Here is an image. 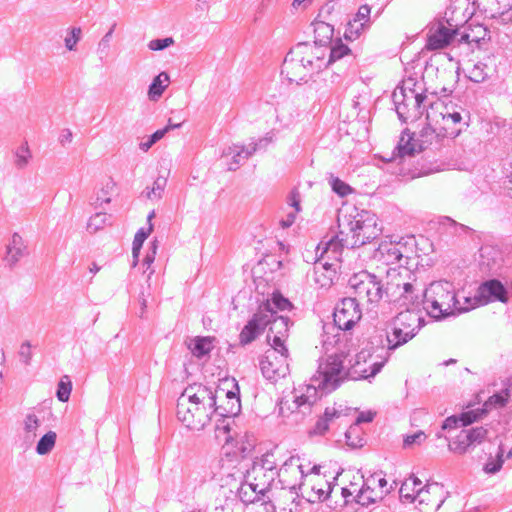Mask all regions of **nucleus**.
I'll return each instance as SVG.
<instances>
[{
  "label": "nucleus",
  "mask_w": 512,
  "mask_h": 512,
  "mask_svg": "<svg viewBox=\"0 0 512 512\" xmlns=\"http://www.w3.org/2000/svg\"><path fill=\"white\" fill-rule=\"evenodd\" d=\"M366 351H361L356 355L355 363L345 371L343 366V353H334L322 357L318 361L316 373L311 377L310 383L306 385L305 392L295 396V404L298 408L305 407L309 409L323 395L335 391L347 378L367 379L374 377L383 368V361L371 360L366 366Z\"/></svg>",
  "instance_id": "f257e3e1"
},
{
  "label": "nucleus",
  "mask_w": 512,
  "mask_h": 512,
  "mask_svg": "<svg viewBox=\"0 0 512 512\" xmlns=\"http://www.w3.org/2000/svg\"><path fill=\"white\" fill-rule=\"evenodd\" d=\"M421 308L435 320L469 310V307L460 304L455 287L449 281H436L425 289L420 288L419 309Z\"/></svg>",
  "instance_id": "f03ea898"
},
{
  "label": "nucleus",
  "mask_w": 512,
  "mask_h": 512,
  "mask_svg": "<svg viewBox=\"0 0 512 512\" xmlns=\"http://www.w3.org/2000/svg\"><path fill=\"white\" fill-rule=\"evenodd\" d=\"M416 81L408 78L397 86L392 94V100L399 120L403 123L419 120L426 112V121L432 119V113L442 107V103L426 104L427 97L415 89Z\"/></svg>",
  "instance_id": "7ed1b4c3"
},
{
  "label": "nucleus",
  "mask_w": 512,
  "mask_h": 512,
  "mask_svg": "<svg viewBox=\"0 0 512 512\" xmlns=\"http://www.w3.org/2000/svg\"><path fill=\"white\" fill-rule=\"evenodd\" d=\"M427 121L426 126L422 128L418 137L415 139L414 134H410L406 129L402 132L397 146L393 150L390 160L404 159L406 157H413L416 153L424 152L427 157L430 153L441 152V150L449 142L447 136L437 133L431 126V121Z\"/></svg>",
  "instance_id": "20e7f679"
},
{
  "label": "nucleus",
  "mask_w": 512,
  "mask_h": 512,
  "mask_svg": "<svg viewBox=\"0 0 512 512\" xmlns=\"http://www.w3.org/2000/svg\"><path fill=\"white\" fill-rule=\"evenodd\" d=\"M387 281L384 284L385 295L389 301L401 307H419L420 287L415 276L402 265L387 270Z\"/></svg>",
  "instance_id": "39448f33"
},
{
  "label": "nucleus",
  "mask_w": 512,
  "mask_h": 512,
  "mask_svg": "<svg viewBox=\"0 0 512 512\" xmlns=\"http://www.w3.org/2000/svg\"><path fill=\"white\" fill-rule=\"evenodd\" d=\"M420 312L419 307H406L405 311L398 313L387 325L394 347L406 344L424 326L425 320Z\"/></svg>",
  "instance_id": "423d86ee"
},
{
  "label": "nucleus",
  "mask_w": 512,
  "mask_h": 512,
  "mask_svg": "<svg viewBox=\"0 0 512 512\" xmlns=\"http://www.w3.org/2000/svg\"><path fill=\"white\" fill-rule=\"evenodd\" d=\"M348 286L359 300L368 304L379 303L385 295L381 280L366 270L353 274L348 280Z\"/></svg>",
  "instance_id": "0eeeda50"
},
{
  "label": "nucleus",
  "mask_w": 512,
  "mask_h": 512,
  "mask_svg": "<svg viewBox=\"0 0 512 512\" xmlns=\"http://www.w3.org/2000/svg\"><path fill=\"white\" fill-rule=\"evenodd\" d=\"M349 225H353L356 234L355 241H348L351 249L363 246L376 239L382 232V228L378 225L376 215L370 211L362 210L354 216H349Z\"/></svg>",
  "instance_id": "6e6552de"
},
{
  "label": "nucleus",
  "mask_w": 512,
  "mask_h": 512,
  "mask_svg": "<svg viewBox=\"0 0 512 512\" xmlns=\"http://www.w3.org/2000/svg\"><path fill=\"white\" fill-rule=\"evenodd\" d=\"M288 349L282 350L279 347L271 345L264 355L259 359V367L262 375L272 381L285 377L289 371Z\"/></svg>",
  "instance_id": "1a4fd4ad"
},
{
  "label": "nucleus",
  "mask_w": 512,
  "mask_h": 512,
  "mask_svg": "<svg viewBox=\"0 0 512 512\" xmlns=\"http://www.w3.org/2000/svg\"><path fill=\"white\" fill-rule=\"evenodd\" d=\"M362 312L356 298H344L337 303L334 313V325L332 329L337 328L341 331H348L361 319Z\"/></svg>",
  "instance_id": "9d476101"
},
{
  "label": "nucleus",
  "mask_w": 512,
  "mask_h": 512,
  "mask_svg": "<svg viewBox=\"0 0 512 512\" xmlns=\"http://www.w3.org/2000/svg\"><path fill=\"white\" fill-rule=\"evenodd\" d=\"M291 49L294 51V56L306 61V65L314 74L319 73L322 69L327 67L326 56L328 47L309 42H301Z\"/></svg>",
  "instance_id": "9b49d317"
},
{
  "label": "nucleus",
  "mask_w": 512,
  "mask_h": 512,
  "mask_svg": "<svg viewBox=\"0 0 512 512\" xmlns=\"http://www.w3.org/2000/svg\"><path fill=\"white\" fill-rule=\"evenodd\" d=\"M272 314L268 304H260L258 310L252 318L247 322L239 334V342L242 346L252 343L259 335H261L269 322H271Z\"/></svg>",
  "instance_id": "f8f14e48"
},
{
  "label": "nucleus",
  "mask_w": 512,
  "mask_h": 512,
  "mask_svg": "<svg viewBox=\"0 0 512 512\" xmlns=\"http://www.w3.org/2000/svg\"><path fill=\"white\" fill-rule=\"evenodd\" d=\"M448 26L444 21L438 20L428 25L427 29V43L428 50H439L448 46L459 35V30L453 28L454 25L447 21Z\"/></svg>",
  "instance_id": "ddd939ff"
},
{
  "label": "nucleus",
  "mask_w": 512,
  "mask_h": 512,
  "mask_svg": "<svg viewBox=\"0 0 512 512\" xmlns=\"http://www.w3.org/2000/svg\"><path fill=\"white\" fill-rule=\"evenodd\" d=\"M393 339L391 333L386 330L376 331L368 341V348L365 350L368 354L369 359L376 361H383V366L388 361L391 352L396 350L398 347L393 346Z\"/></svg>",
  "instance_id": "4468645a"
},
{
  "label": "nucleus",
  "mask_w": 512,
  "mask_h": 512,
  "mask_svg": "<svg viewBox=\"0 0 512 512\" xmlns=\"http://www.w3.org/2000/svg\"><path fill=\"white\" fill-rule=\"evenodd\" d=\"M338 228L339 231L331 236L327 241H321L320 245H324L323 253H331L333 256H337L342 248H351V245L348 244V241H355L356 238L354 234H356L353 225H349V218L345 216V222H342L340 218H338Z\"/></svg>",
  "instance_id": "2eb2a0df"
},
{
  "label": "nucleus",
  "mask_w": 512,
  "mask_h": 512,
  "mask_svg": "<svg viewBox=\"0 0 512 512\" xmlns=\"http://www.w3.org/2000/svg\"><path fill=\"white\" fill-rule=\"evenodd\" d=\"M294 51L290 49L287 53L282 67L281 74L285 76L289 83H306L314 74L306 64H301V59L293 55Z\"/></svg>",
  "instance_id": "dca6fc26"
},
{
  "label": "nucleus",
  "mask_w": 512,
  "mask_h": 512,
  "mask_svg": "<svg viewBox=\"0 0 512 512\" xmlns=\"http://www.w3.org/2000/svg\"><path fill=\"white\" fill-rule=\"evenodd\" d=\"M479 268L483 273L500 274L505 264L503 252L492 245H484L479 251Z\"/></svg>",
  "instance_id": "f3484780"
},
{
  "label": "nucleus",
  "mask_w": 512,
  "mask_h": 512,
  "mask_svg": "<svg viewBox=\"0 0 512 512\" xmlns=\"http://www.w3.org/2000/svg\"><path fill=\"white\" fill-rule=\"evenodd\" d=\"M258 148V143L251 142L247 146L233 145L227 147L222 154L228 170L236 171Z\"/></svg>",
  "instance_id": "a211bd4d"
},
{
  "label": "nucleus",
  "mask_w": 512,
  "mask_h": 512,
  "mask_svg": "<svg viewBox=\"0 0 512 512\" xmlns=\"http://www.w3.org/2000/svg\"><path fill=\"white\" fill-rule=\"evenodd\" d=\"M476 297L483 303L491 301L506 303L508 301V291L501 281L491 279L485 281L478 287Z\"/></svg>",
  "instance_id": "6ab92c4d"
},
{
  "label": "nucleus",
  "mask_w": 512,
  "mask_h": 512,
  "mask_svg": "<svg viewBox=\"0 0 512 512\" xmlns=\"http://www.w3.org/2000/svg\"><path fill=\"white\" fill-rule=\"evenodd\" d=\"M289 323L290 320L285 316H278L277 314L271 319L269 322V333L267 335L268 342L271 345L281 348H287L285 345V340L288 337L289 331Z\"/></svg>",
  "instance_id": "aec40b11"
},
{
  "label": "nucleus",
  "mask_w": 512,
  "mask_h": 512,
  "mask_svg": "<svg viewBox=\"0 0 512 512\" xmlns=\"http://www.w3.org/2000/svg\"><path fill=\"white\" fill-rule=\"evenodd\" d=\"M194 404L200 407H203L204 416L208 421H211L213 418V414L217 412V410L221 409V407H215L216 405V396L214 392L201 384L197 385L194 383Z\"/></svg>",
  "instance_id": "412c9836"
},
{
  "label": "nucleus",
  "mask_w": 512,
  "mask_h": 512,
  "mask_svg": "<svg viewBox=\"0 0 512 512\" xmlns=\"http://www.w3.org/2000/svg\"><path fill=\"white\" fill-rule=\"evenodd\" d=\"M459 38L456 39L459 45L465 44L471 47L480 48L483 43L490 39V31L483 25H469L465 31L459 32Z\"/></svg>",
  "instance_id": "4be33fe9"
},
{
  "label": "nucleus",
  "mask_w": 512,
  "mask_h": 512,
  "mask_svg": "<svg viewBox=\"0 0 512 512\" xmlns=\"http://www.w3.org/2000/svg\"><path fill=\"white\" fill-rule=\"evenodd\" d=\"M399 242L382 241L375 252V258H378L386 265L399 263L403 258Z\"/></svg>",
  "instance_id": "5701e85b"
},
{
  "label": "nucleus",
  "mask_w": 512,
  "mask_h": 512,
  "mask_svg": "<svg viewBox=\"0 0 512 512\" xmlns=\"http://www.w3.org/2000/svg\"><path fill=\"white\" fill-rule=\"evenodd\" d=\"M191 384L185 388V390L181 393L180 397L177 400L176 405V417L177 420L183 425V427L190 431L191 426V406H192V395H187V389L191 387Z\"/></svg>",
  "instance_id": "b1692460"
},
{
  "label": "nucleus",
  "mask_w": 512,
  "mask_h": 512,
  "mask_svg": "<svg viewBox=\"0 0 512 512\" xmlns=\"http://www.w3.org/2000/svg\"><path fill=\"white\" fill-rule=\"evenodd\" d=\"M27 254V246L24 244L22 237L17 233H13L9 244L6 246L5 260L9 267L13 268L21 257Z\"/></svg>",
  "instance_id": "393cba45"
},
{
  "label": "nucleus",
  "mask_w": 512,
  "mask_h": 512,
  "mask_svg": "<svg viewBox=\"0 0 512 512\" xmlns=\"http://www.w3.org/2000/svg\"><path fill=\"white\" fill-rule=\"evenodd\" d=\"M375 480L376 478L371 476L362 485L358 494L354 498L359 505L368 507L369 505L376 503L379 499H382L383 491L378 493L375 491V488L372 487L375 484Z\"/></svg>",
  "instance_id": "a878e982"
},
{
  "label": "nucleus",
  "mask_w": 512,
  "mask_h": 512,
  "mask_svg": "<svg viewBox=\"0 0 512 512\" xmlns=\"http://www.w3.org/2000/svg\"><path fill=\"white\" fill-rule=\"evenodd\" d=\"M263 473H267L269 481H274L279 475V470L272 454H265L261 459L254 461L252 464V475L259 476Z\"/></svg>",
  "instance_id": "bb28decb"
},
{
  "label": "nucleus",
  "mask_w": 512,
  "mask_h": 512,
  "mask_svg": "<svg viewBox=\"0 0 512 512\" xmlns=\"http://www.w3.org/2000/svg\"><path fill=\"white\" fill-rule=\"evenodd\" d=\"M341 412L336 410L334 407H327L322 417H320L314 427L309 431L310 435H324L328 430L330 424L334 419L339 418Z\"/></svg>",
  "instance_id": "cd10ccee"
},
{
  "label": "nucleus",
  "mask_w": 512,
  "mask_h": 512,
  "mask_svg": "<svg viewBox=\"0 0 512 512\" xmlns=\"http://www.w3.org/2000/svg\"><path fill=\"white\" fill-rule=\"evenodd\" d=\"M440 491L441 488L437 483L435 484H426L422 488L417 489V493L415 496V501L418 502L419 505L432 506L435 510L439 509L443 503V500H433L431 498V492Z\"/></svg>",
  "instance_id": "c85d7f7f"
},
{
  "label": "nucleus",
  "mask_w": 512,
  "mask_h": 512,
  "mask_svg": "<svg viewBox=\"0 0 512 512\" xmlns=\"http://www.w3.org/2000/svg\"><path fill=\"white\" fill-rule=\"evenodd\" d=\"M314 26V44L328 47L331 44L334 35V27L324 21H315Z\"/></svg>",
  "instance_id": "c756f323"
},
{
  "label": "nucleus",
  "mask_w": 512,
  "mask_h": 512,
  "mask_svg": "<svg viewBox=\"0 0 512 512\" xmlns=\"http://www.w3.org/2000/svg\"><path fill=\"white\" fill-rule=\"evenodd\" d=\"M217 339L214 336H194V357H209L210 352L215 348Z\"/></svg>",
  "instance_id": "7c9ffc66"
},
{
  "label": "nucleus",
  "mask_w": 512,
  "mask_h": 512,
  "mask_svg": "<svg viewBox=\"0 0 512 512\" xmlns=\"http://www.w3.org/2000/svg\"><path fill=\"white\" fill-rule=\"evenodd\" d=\"M245 478L249 481L251 491L253 493H262V496H264L273 483V481L268 480L267 473L260 474L259 476L252 475V467L247 470Z\"/></svg>",
  "instance_id": "2f4dec72"
},
{
  "label": "nucleus",
  "mask_w": 512,
  "mask_h": 512,
  "mask_svg": "<svg viewBox=\"0 0 512 512\" xmlns=\"http://www.w3.org/2000/svg\"><path fill=\"white\" fill-rule=\"evenodd\" d=\"M169 80V74L164 71L153 78L148 87V97L151 101H157L162 96L167 87L163 82H169Z\"/></svg>",
  "instance_id": "473e14b6"
},
{
  "label": "nucleus",
  "mask_w": 512,
  "mask_h": 512,
  "mask_svg": "<svg viewBox=\"0 0 512 512\" xmlns=\"http://www.w3.org/2000/svg\"><path fill=\"white\" fill-rule=\"evenodd\" d=\"M329 51V59L326 60L327 66L329 64H333L338 60H341L344 57H351L352 51L351 49L342 42L341 39H337L330 48L328 47Z\"/></svg>",
  "instance_id": "72a5a7b5"
},
{
  "label": "nucleus",
  "mask_w": 512,
  "mask_h": 512,
  "mask_svg": "<svg viewBox=\"0 0 512 512\" xmlns=\"http://www.w3.org/2000/svg\"><path fill=\"white\" fill-rule=\"evenodd\" d=\"M262 304H268L272 318L274 315H278V311L290 310L292 308L291 302L283 297L280 293H273L271 299L263 302Z\"/></svg>",
  "instance_id": "f704fd0d"
},
{
  "label": "nucleus",
  "mask_w": 512,
  "mask_h": 512,
  "mask_svg": "<svg viewBox=\"0 0 512 512\" xmlns=\"http://www.w3.org/2000/svg\"><path fill=\"white\" fill-rule=\"evenodd\" d=\"M57 434L54 431H48L37 442L35 451L38 455L49 454L56 444Z\"/></svg>",
  "instance_id": "c9c22d12"
},
{
  "label": "nucleus",
  "mask_w": 512,
  "mask_h": 512,
  "mask_svg": "<svg viewBox=\"0 0 512 512\" xmlns=\"http://www.w3.org/2000/svg\"><path fill=\"white\" fill-rule=\"evenodd\" d=\"M504 453V448L500 445L495 458L490 457L484 465L483 470L486 474H495L500 471L504 463Z\"/></svg>",
  "instance_id": "e433bc0d"
},
{
  "label": "nucleus",
  "mask_w": 512,
  "mask_h": 512,
  "mask_svg": "<svg viewBox=\"0 0 512 512\" xmlns=\"http://www.w3.org/2000/svg\"><path fill=\"white\" fill-rule=\"evenodd\" d=\"M368 29L369 28L364 26L362 23L350 20L345 26V31L343 34L344 39L347 41H354Z\"/></svg>",
  "instance_id": "4c0bfd02"
},
{
  "label": "nucleus",
  "mask_w": 512,
  "mask_h": 512,
  "mask_svg": "<svg viewBox=\"0 0 512 512\" xmlns=\"http://www.w3.org/2000/svg\"><path fill=\"white\" fill-rule=\"evenodd\" d=\"M72 391V381L68 375H64L60 378L57 389H56V397L57 399L65 403L69 400Z\"/></svg>",
  "instance_id": "58836bf2"
},
{
  "label": "nucleus",
  "mask_w": 512,
  "mask_h": 512,
  "mask_svg": "<svg viewBox=\"0 0 512 512\" xmlns=\"http://www.w3.org/2000/svg\"><path fill=\"white\" fill-rule=\"evenodd\" d=\"M327 179L333 192H335L340 197H345L352 193V188L338 177H335L333 174H329Z\"/></svg>",
  "instance_id": "ea45409f"
},
{
  "label": "nucleus",
  "mask_w": 512,
  "mask_h": 512,
  "mask_svg": "<svg viewBox=\"0 0 512 512\" xmlns=\"http://www.w3.org/2000/svg\"><path fill=\"white\" fill-rule=\"evenodd\" d=\"M510 397L509 389L505 388L500 393H496L488 398L486 407L502 408L506 406Z\"/></svg>",
  "instance_id": "a19ab883"
},
{
  "label": "nucleus",
  "mask_w": 512,
  "mask_h": 512,
  "mask_svg": "<svg viewBox=\"0 0 512 512\" xmlns=\"http://www.w3.org/2000/svg\"><path fill=\"white\" fill-rule=\"evenodd\" d=\"M462 431L465 434V441H468L470 445L481 443L487 435V430L484 427H475Z\"/></svg>",
  "instance_id": "79ce46f5"
},
{
  "label": "nucleus",
  "mask_w": 512,
  "mask_h": 512,
  "mask_svg": "<svg viewBox=\"0 0 512 512\" xmlns=\"http://www.w3.org/2000/svg\"><path fill=\"white\" fill-rule=\"evenodd\" d=\"M238 495L244 503H255L261 500L262 493H253L249 488V481H245L238 490Z\"/></svg>",
  "instance_id": "37998d69"
},
{
  "label": "nucleus",
  "mask_w": 512,
  "mask_h": 512,
  "mask_svg": "<svg viewBox=\"0 0 512 512\" xmlns=\"http://www.w3.org/2000/svg\"><path fill=\"white\" fill-rule=\"evenodd\" d=\"M229 415H231V414L226 413L224 411L219 412V410H217V412L215 414H213V417H218V419L215 422V425L213 426L215 432L217 433L216 437H219L220 436L219 434L221 432H223L224 434L229 433L230 425H229V423L226 422V419L229 417Z\"/></svg>",
  "instance_id": "c03bdc74"
},
{
  "label": "nucleus",
  "mask_w": 512,
  "mask_h": 512,
  "mask_svg": "<svg viewBox=\"0 0 512 512\" xmlns=\"http://www.w3.org/2000/svg\"><path fill=\"white\" fill-rule=\"evenodd\" d=\"M469 446L471 445L468 441H465L463 431L448 445L449 450L457 454H464Z\"/></svg>",
  "instance_id": "a18cd8bd"
},
{
  "label": "nucleus",
  "mask_w": 512,
  "mask_h": 512,
  "mask_svg": "<svg viewBox=\"0 0 512 512\" xmlns=\"http://www.w3.org/2000/svg\"><path fill=\"white\" fill-rule=\"evenodd\" d=\"M15 165L18 168H24L31 158V154L27 145L20 146L15 153Z\"/></svg>",
  "instance_id": "49530a36"
},
{
  "label": "nucleus",
  "mask_w": 512,
  "mask_h": 512,
  "mask_svg": "<svg viewBox=\"0 0 512 512\" xmlns=\"http://www.w3.org/2000/svg\"><path fill=\"white\" fill-rule=\"evenodd\" d=\"M370 14H371L370 6L367 4H364L359 7L357 13L355 14V16L352 20L362 23L364 26L369 28L371 25Z\"/></svg>",
  "instance_id": "de8ad7c7"
},
{
  "label": "nucleus",
  "mask_w": 512,
  "mask_h": 512,
  "mask_svg": "<svg viewBox=\"0 0 512 512\" xmlns=\"http://www.w3.org/2000/svg\"><path fill=\"white\" fill-rule=\"evenodd\" d=\"M174 44L173 37L156 38L148 43V48L152 51H163Z\"/></svg>",
  "instance_id": "09e8293b"
},
{
  "label": "nucleus",
  "mask_w": 512,
  "mask_h": 512,
  "mask_svg": "<svg viewBox=\"0 0 512 512\" xmlns=\"http://www.w3.org/2000/svg\"><path fill=\"white\" fill-rule=\"evenodd\" d=\"M166 135V130H156L152 133L145 142L139 144V148L147 152L154 144L160 141Z\"/></svg>",
  "instance_id": "8fccbe9b"
},
{
  "label": "nucleus",
  "mask_w": 512,
  "mask_h": 512,
  "mask_svg": "<svg viewBox=\"0 0 512 512\" xmlns=\"http://www.w3.org/2000/svg\"><path fill=\"white\" fill-rule=\"evenodd\" d=\"M440 115L444 121V129L447 131L451 124H461L462 123V116L460 112L454 111V112H440Z\"/></svg>",
  "instance_id": "3c124183"
},
{
  "label": "nucleus",
  "mask_w": 512,
  "mask_h": 512,
  "mask_svg": "<svg viewBox=\"0 0 512 512\" xmlns=\"http://www.w3.org/2000/svg\"><path fill=\"white\" fill-rule=\"evenodd\" d=\"M153 229H154L153 223H150V226H148L147 228L141 227L140 229H138V231L136 232V234L134 236L133 244H136L142 248L143 243L149 237V235L152 233Z\"/></svg>",
  "instance_id": "603ef678"
},
{
  "label": "nucleus",
  "mask_w": 512,
  "mask_h": 512,
  "mask_svg": "<svg viewBox=\"0 0 512 512\" xmlns=\"http://www.w3.org/2000/svg\"><path fill=\"white\" fill-rule=\"evenodd\" d=\"M81 28L73 27L70 31V36L65 38V46L68 50L72 51L75 49L76 44L81 38Z\"/></svg>",
  "instance_id": "864d4df0"
},
{
  "label": "nucleus",
  "mask_w": 512,
  "mask_h": 512,
  "mask_svg": "<svg viewBox=\"0 0 512 512\" xmlns=\"http://www.w3.org/2000/svg\"><path fill=\"white\" fill-rule=\"evenodd\" d=\"M115 27H116V23H114L110 29L108 30V32L102 37V39L100 40L99 44H98V52L103 55V54H107V51L109 49V46H110V40L112 38V35H113V32L115 30Z\"/></svg>",
  "instance_id": "5fc2aeb1"
},
{
  "label": "nucleus",
  "mask_w": 512,
  "mask_h": 512,
  "mask_svg": "<svg viewBox=\"0 0 512 512\" xmlns=\"http://www.w3.org/2000/svg\"><path fill=\"white\" fill-rule=\"evenodd\" d=\"M410 482L404 481L400 487V499L409 503L415 502L416 493L412 492Z\"/></svg>",
  "instance_id": "6e6d98bb"
},
{
  "label": "nucleus",
  "mask_w": 512,
  "mask_h": 512,
  "mask_svg": "<svg viewBox=\"0 0 512 512\" xmlns=\"http://www.w3.org/2000/svg\"><path fill=\"white\" fill-rule=\"evenodd\" d=\"M106 221V213L98 212L90 217L88 221V228L97 231L103 228Z\"/></svg>",
  "instance_id": "4d7b16f0"
},
{
  "label": "nucleus",
  "mask_w": 512,
  "mask_h": 512,
  "mask_svg": "<svg viewBox=\"0 0 512 512\" xmlns=\"http://www.w3.org/2000/svg\"><path fill=\"white\" fill-rule=\"evenodd\" d=\"M425 440H426V434L423 431L419 430L412 435H407L404 438L403 444H404V447H410L414 444L420 445Z\"/></svg>",
  "instance_id": "13d9d810"
},
{
  "label": "nucleus",
  "mask_w": 512,
  "mask_h": 512,
  "mask_svg": "<svg viewBox=\"0 0 512 512\" xmlns=\"http://www.w3.org/2000/svg\"><path fill=\"white\" fill-rule=\"evenodd\" d=\"M31 347L30 341L26 340L21 344L19 351L21 361L27 366L30 365L32 359Z\"/></svg>",
  "instance_id": "bf43d9fd"
},
{
  "label": "nucleus",
  "mask_w": 512,
  "mask_h": 512,
  "mask_svg": "<svg viewBox=\"0 0 512 512\" xmlns=\"http://www.w3.org/2000/svg\"><path fill=\"white\" fill-rule=\"evenodd\" d=\"M357 432V427H350L346 433H345V437H346V443L348 446L350 447H353V448H357V447H362L363 446V439L356 436L355 438L352 437V435L354 433Z\"/></svg>",
  "instance_id": "052dcab7"
},
{
  "label": "nucleus",
  "mask_w": 512,
  "mask_h": 512,
  "mask_svg": "<svg viewBox=\"0 0 512 512\" xmlns=\"http://www.w3.org/2000/svg\"><path fill=\"white\" fill-rule=\"evenodd\" d=\"M40 426V420L35 414H27L24 420V429L26 432H35Z\"/></svg>",
  "instance_id": "680f3d73"
},
{
  "label": "nucleus",
  "mask_w": 512,
  "mask_h": 512,
  "mask_svg": "<svg viewBox=\"0 0 512 512\" xmlns=\"http://www.w3.org/2000/svg\"><path fill=\"white\" fill-rule=\"evenodd\" d=\"M485 65L476 64L470 72V79L473 82L481 83L487 78V74L484 72Z\"/></svg>",
  "instance_id": "e2e57ef3"
},
{
  "label": "nucleus",
  "mask_w": 512,
  "mask_h": 512,
  "mask_svg": "<svg viewBox=\"0 0 512 512\" xmlns=\"http://www.w3.org/2000/svg\"><path fill=\"white\" fill-rule=\"evenodd\" d=\"M167 185V178L163 176L157 177L151 187V192L156 193V198L160 199Z\"/></svg>",
  "instance_id": "0e129e2a"
},
{
  "label": "nucleus",
  "mask_w": 512,
  "mask_h": 512,
  "mask_svg": "<svg viewBox=\"0 0 512 512\" xmlns=\"http://www.w3.org/2000/svg\"><path fill=\"white\" fill-rule=\"evenodd\" d=\"M287 202L290 206H292L295 209V211H294L295 213H298L301 211V206H300L301 196H300L298 189L294 188L290 191L288 198H287Z\"/></svg>",
  "instance_id": "69168bd1"
},
{
  "label": "nucleus",
  "mask_w": 512,
  "mask_h": 512,
  "mask_svg": "<svg viewBox=\"0 0 512 512\" xmlns=\"http://www.w3.org/2000/svg\"><path fill=\"white\" fill-rule=\"evenodd\" d=\"M196 419L197 423L199 424V426L197 427L198 430H204L211 422V421H208L205 416H204V412H203V407H200V406H197L195 409H194V420Z\"/></svg>",
  "instance_id": "338daca9"
},
{
  "label": "nucleus",
  "mask_w": 512,
  "mask_h": 512,
  "mask_svg": "<svg viewBox=\"0 0 512 512\" xmlns=\"http://www.w3.org/2000/svg\"><path fill=\"white\" fill-rule=\"evenodd\" d=\"M479 414L475 411H467L461 414L459 421L461 426H467L477 420Z\"/></svg>",
  "instance_id": "774afa93"
}]
</instances>
